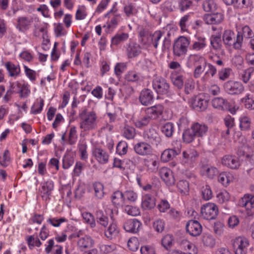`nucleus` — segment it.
I'll return each instance as SVG.
<instances>
[{
  "label": "nucleus",
  "mask_w": 254,
  "mask_h": 254,
  "mask_svg": "<svg viewBox=\"0 0 254 254\" xmlns=\"http://www.w3.org/2000/svg\"><path fill=\"white\" fill-rule=\"evenodd\" d=\"M79 118L80 127L83 131H89L96 128L97 116L95 112L84 110L79 114Z\"/></svg>",
  "instance_id": "obj_1"
},
{
  "label": "nucleus",
  "mask_w": 254,
  "mask_h": 254,
  "mask_svg": "<svg viewBox=\"0 0 254 254\" xmlns=\"http://www.w3.org/2000/svg\"><path fill=\"white\" fill-rule=\"evenodd\" d=\"M223 40L224 44L228 46H233L235 49H240L242 47V37L240 32H238L237 39L235 40L234 33L230 30H225L223 35Z\"/></svg>",
  "instance_id": "obj_2"
},
{
  "label": "nucleus",
  "mask_w": 254,
  "mask_h": 254,
  "mask_svg": "<svg viewBox=\"0 0 254 254\" xmlns=\"http://www.w3.org/2000/svg\"><path fill=\"white\" fill-rule=\"evenodd\" d=\"M37 21L36 16L32 15L20 16L17 18L16 28L20 32H26L33 27Z\"/></svg>",
  "instance_id": "obj_3"
},
{
  "label": "nucleus",
  "mask_w": 254,
  "mask_h": 254,
  "mask_svg": "<svg viewBox=\"0 0 254 254\" xmlns=\"http://www.w3.org/2000/svg\"><path fill=\"white\" fill-rule=\"evenodd\" d=\"M190 44V40L185 36H180L175 41L173 45V53L177 57L186 55Z\"/></svg>",
  "instance_id": "obj_4"
},
{
  "label": "nucleus",
  "mask_w": 254,
  "mask_h": 254,
  "mask_svg": "<svg viewBox=\"0 0 254 254\" xmlns=\"http://www.w3.org/2000/svg\"><path fill=\"white\" fill-rule=\"evenodd\" d=\"M218 214L217 205L212 202H207L203 204L200 208V215L203 219L213 220Z\"/></svg>",
  "instance_id": "obj_5"
},
{
  "label": "nucleus",
  "mask_w": 254,
  "mask_h": 254,
  "mask_svg": "<svg viewBox=\"0 0 254 254\" xmlns=\"http://www.w3.org/2000/svg\"><path fill=\"white\" fill-rule=\"evenodd\" d=\"M172 145L173 148L166 149L162 153L161 159L162 162H167L180 154L182 149L181 141L177 140L173 141Z\"/></svg>",
  "instance_id": "obj_6"
},
{
  "label": "nucleus",
  "mask_w": 254,
  "mask_h": 254,
  "mask_svg": "<svg viewBox=\"0 0 254 254\" xmlns=\"http://www.w3.org/2000/svg\"><path fill=\"white\" fill-rule=\"evenodd\" d=\"M198 156L197 151L192 148H188L183 151L182 156L180 158V163L187 167H192Z\"/></svg>",
  "instance_id": "obj_7"
},
{
  "label": "nucleus",
  "mask_w": 254,
  "mask_h": 254,
  "mask_svg": "<svg viewBox=\"0 0 254 254\" xmlns=\"http://www.w3.org/2000/svg\"><path fill=\"white\" fill-rule=\"evenodd\" d=\"M208 101L207 97L204 94H200L190 99L189 104L196 111H203L207 108Z\"/></svg>",
  "instance_id": "obj_8"
},
{
  "label": "nucleus",
  "mask_w": 254,
  "mask_h": 254,
  "mask_svg": "<svg viewBox=\"0 0 254 254\" xmlns=\"http://www.w3.org/2000/svg\"><path fill=\"white\" fill-rule=\"evenodd\" d=\"M249 245V240L244 237H237L233 242V247L236 249V254H248L247 250Z\"/></svg>",
  "instance_id": "obj_9"
},
{
  "label": "nucleus",
  "mask_w": 254,
  "mask_h": 254,
  "mask_svg": "<svg viewBox=\"0 0 254 254\" xmlns=\"http://www.w3.org/2000/svg\"><path fill=\"white\" fill-rule=\"evenodd\" d=\"M153 87L156 92L161 95L168 93L169 85L166 80L161 77H156L153 81Z\"/></svg>",
  "instance_id": "obj_10"
},
{
  "label": "nucleus",
  "mask_w": 254,
  "mask_h": 254,
  "mask_svg": "<svg viewBox=\"0 0 254 254\" xmlns=\"http://www.w3.org/2000/svg\"><path fill=\"white\" fill-rule=\"evenodd\" d=\"M93 157L100 164H105L109 161V155L100 147L94 146L92 150Z\"/></svg>",
  "instance_id": "obj_11"
},
{
  "label": "nucleus",
  "mask_w": 254,
  "mask_h": 254,
  "mask_svg": "<svg viewBox=\"0 0 254 254\" xmlns=\"http://www.w3.org/2000/svg\"><path fill=\"white\" fill-rule=\"evenodd\" d=\"M77 241V247L80 251H85L86 250L90 249L95 245L94 240L89 235L78 236Z\"/></svg>",
  "instance_id": "obj_12"
},
{
  "label": "nucleus",
  "mask_w": 254,
  "mask_h": 254,
  "mask_svg": "<svg viewBox=\"0 0 254 254\" xmlns=\"http://www.w3.org/2000/svg\"><path fill=\"white\" fill-rule=\"evenodd\" d=\"M226 91L230 94H240L244 91L243 85L239 82L229 81L224 84Z\"/></svg>",
  "instance_id": "obj_13"
},
{
  "label": "nucleus",
  "mask_w": 254,
  "mask_h": 254,
  "mask_svg": "<svg viewBox=\"0 0 254 254\" xmlns=\"http://www.w3.org/2000/svg\"><path fill=\"white\" fill-rule=\"evenodd\" d=\"M159 174L162 181L168 186L175 184V179L173 172L167 167H162L159 170Z\"/></svg>",
  "instance_id": "obj_14"
},
{
  "label": "nucleus",
  "mask_w": 254,
  "mask_h": 254,
  "mask_svg": "<svg viewBox=\"0 0 254 254\" xmlns=\"http://www.w3.org/2000/svg\"><path fill=\"white\" fill-rule=\"evenodd\" d=\"M186 229L187 232L190 236L196 237L199 236L202 232V226L196 220H189L186 224Z\"/></svg>",
  "instance_id": "obj_15"
},
{
  "label": "nucleus",
  "mask_w": 254,
  "mask_h": 254,
  "mask_svg": "<svg viewBox=\"0 0 254 254\" xmlns=\"http://www.w3.org/2000/svg\"><path fill=\"white\" fill-rule=\"evenodd\" d=\"M162 36V33L160 31H156L153 34L147 36H144L142 38V43L147 47L152 45L157 48L158 41Z\"/></svg>",
  "instance_id": "obj_16"
},
{
  "label": "nucleus",
  "mask_w": 254,
  "mask_h": 254,
  "mask_svg": "<svg viewBox=\"0 0 254 254\" xmlns=\"http://www.w3.org/2000/svg\"><path fill=\"white\" fill-rule=\"evenodd\" d=\"M222 164L231 169H237L240 166L239 158L234 155H226L221 159Z\"/></svg>",
  "instance_id": "obj_17"
},
{
  "label": "nucleus",
  "mask_w": 254,
  "mask_h": 254,
  "mask_svg": "<svg viewBox=\"0 0 254 254\" xmlns=\"http://www.w3.org/2000/svg\"><path fill=\"white\" fill-rule=\"evenodd\" d=\"M164 107L161 105H155L145 109L144 114L151 120H156L159 118L163 114Z\"/></svg>",
  "instance_id": "obj_18"
},
{
  "label": "nucleus",
  "mask_w": 254,
  "mask_h": 254,
  "mask_svg": "<svg viewBox=\"0 0 254 254\" xmlns=\"http://www.w3.org/2000/svg\"><path fill=\"white\" fill-rule=\"evenodd\" d=\"M224 16L221 12L206 14L203 16V20L207 24H219L224 20Z\"/></svg>",
  "instance_id": "obj_19"
},
{
  "label": "nucleus",
  "mask_w": 254,
  "mask_h": 254,
  "mask_svg": "<svg viewBox=\"0 0 254 254\" xmlns=\"http://www.w3.org/2000/svg\"><path fill=\"white\" fill-rule=\"evenodd\" d=\"M218 169L208 164L203 165L200 168L201 176L210 179H213L218 174Z\"/></svg>",
  "instance_id": "obj_20"
},
{
  "label": "nucleus",
  "mask_w": 254,
  "mask_h": 254,
  "mask_svg": "<svg viewBox=\"0 0 254 254\" xmlns=\"http://www.w3.org/2000/svg\"><path fill=\"white\" fill-rule=\"evenodd\" d=\"M135 152L138 155L145 156L152 153V148L151 146L145 142H139L134 146Z\"/></svg>",
  "instance_id": "obj_21"
},
{
  "label": "nucleus",
  "mask_w": 254,
  "mask_h": 254,
  "mask_svg": "<svg viewBox=\"0 0 254 254\" xmlns=\"http://www.w3.org/2000/svg\"><path fill=\"white\" fill-rule=\"evenodd\" d=\"M54 182L51 180H48L41 184V188L39 191L42 198L47 200L51 194L52 191L54 190Z\"/></svg>",
  "instance_id": "obj_22"
},
{
  "label": "nucleus",
  "mask_w": 254,
  "mask_h": 254,
  "mask_svg": "<svg viewBox=\"0 0 254 254\" xmlns=\"http://www.w3.org/2000/svg\"><path fill=\"white\" fill-rule=\"evenodd\" d=\"M141 226V222L134 218L127 220L124 224V228L127 232L136 233L139 231Z\"/></svg>",
  "instance_id": "obj_23"
},
{
  "label": "nucleus",
  "mask_w": 254,
  "mask_h": 254,
  "mask_svg": "<svg viewBox=\"0 0 254 254\" xmlns=\"http://www.w3.org/2000/svg\"><path fill=\"white\" fill-rule=\"evenodd\" d=\"M204 61L205 59L201 56L198 54H191L187 58L186 66L189 68H192Z\"/></svg>",
  "instance_id": "obj_24"
},
{
  "label": "nucleus",
  "mask_w": 254,
  "mask_h": 254,
  "mask_svg": "<svg viewBox=\"0 0 254 254\" xmlns=\"http://www.w3.org/2000/svg\"><path fill=\"white\" fill-rule=\"evenodd\" d=\"M180 245L182 249L187 252L186 253L187 254H197L198 253V248L196 245L186 239L182 240Z\"/></svg>",
  "instance_id": "obj_25"
},
{
  "label": "nucleus",
  "mask_w": 254,
  "mask_h": 254,
  "mask_svg": "<svg viewBox=\"0 0 254 254\" xmlns=\"http://www.w3.org/2000/svg\"><path fill=\"white\" fill-rule=\"evenodd\" d=\"M201 241L204 247L213 249L216 245V239L214 236L209 233H204L201 237Z\"/></svg>",
  "instance_id": "obj_26"
},
{
  "label": "nucleus",
  "mask_w": 254,
  "mask_h": 254,
  "mask_svg": "<svg viewBox=\"0 0 254 254\" xmlns=\"http://www.w3.org/2000/svg\"><path fill=\"white\" fill-rule=\"evenodd\" d=\"M139 101L141 104L147 106L151 104L153 100V92L149 89H145L141 91L139 98Z\"/></svg>",
  "instance_id": "obj_27"
},
{
  "label": "nucleus",
  "mask_w": 254,
  "mask_h": 254,
  "mask_svg": "<svg viewBox=\"0 0 254 254\" xmlns=\"http://www.w3.org/2000/svg\"><path fill=\"white\" fill-rule=\"evenodd\" d=\"M144 138L150 142L157 145L160 141V136L157 131L153 128L145 131L143 134Z\"/></svg>",
  "instance_id": "obj_28"
},
{
  "label": "nucleus",
  "mask_w": 254,
  "mask_h": 254,
  "mask_svg": "<svg viewBox=\"0 0 254 254\" xmlns=\"http://www.w3.org/2000/svg\"><path fill=\"white\" fill-rule=\"evenodd\" d=\"M191 130L195 136L202 137L206 134L208 127L205 125L196 123L192 125Z\"/></svg>",
  "instance_id": "obj_29"
},
{
  "label": "nucleus",
  "mask_w": 254,
  "mask_h": 254,
  "mask_svg": "<svg viewBox=\"0 0 254 254\" xmlns=\"http://www.w3.org/2000/svg\"><path fill=\"white\" fill-rule=\"evenodd\" d=\"M155 199L149 194H144L142 196L141 207L144 209H151L155 205Z\"/></svg>",
  "instance_id": "obj_30"
},
{
  "label": "nucleus",
  "mask_w": 254,
  "mask_h": 254,
  "mask_svg": "<svg viewBox=\"0 0 254 254\" xmlns=\"http://www.w3.org/2000/svg\"><path fill=\"white\" fill-rule=\"evenodd\" d=\"M240 101L246 109L249 110H254V94L247 93Z\"/></svg>",
  "instance_id": "obj_31"
},
{
  "label": "nucleus",
  "mask_w": 254,
  "mask_h": 254,
  "mask_svg": "<svg viewBox=\"0 0 254 254\" xmlns=\"http://www.w3.org/2000/svg\"><path fill=\"white\" fill-rule=\"evenodd\" d=\"M119 233L117 224L115 223L110 224L109 227L105 231V236L109 239H112L117 237Z\"/></svg>",
  "instance_id": "obj_32"
},
{
  "label": "nucleus",
  "mask_w": 254,
  "mask_h": 254,
  "mask_svg": "<svg viewBox=\"0 0 254 254\" xmlns=\"http://www.w3.org/2000/svg\"><path fill=\"white\" fill-rule=\"evenodd\" d=\"M216 198L218 203L224 204L228 203L230 200L231 195L226 190H223L217 193Z\"/></svg>",
  "instance_id": "obj_33"
},
{
  "label": "nucleus",
  "mask_w": 254,
  "mask_h": 254,
  "mask_svg": "<svg viewBox=\"0 0 254 254\" xmlns=\"http://www.w3.org/2000/svg\"><path fill=\"white\" fill-rule=\"evenodd\" d=\"M171 78L173 84L179 89L183 88L184 85V79L183 75L174 71L171 73Z\"/></svg>",
  "instance_id": "obj_34"
},
{
  "label": "nucleus",
  "mask_w": 254,
  "mask_h": 254,
  "mask_svg": "<svg viewBox=\"0 0 254 254\" xmlns=\"http://www.w3.org/2000/svg\"><path fill=\"white\" fill-rule=\"evenodd\" d=\"M113 203L117 207L123 206L125 203L124 193L120 191H115L112 196Z\"/></svg>",
  "instance_id": "obj_35"
},
{
  "label": "nucleus",
  "mask_w": 254,
  "mask_h": 254,
  "mask_svg": "<svg viewBox=\"0 0 254 254\" xmlns=\"http://www.w3.org/2000/svg\"><path fill=\"white\" fill-rule=\"evenodd\" d=\"M196 41L192 45V49L196 51L204 49L206 46V41L205 37L199 35H195Z\"/></svg>",
  "instance_id": "obj_36"
},
{
  "label": "nucleus",
  "mask_w": 254,
  "mask_h": 254,
  "mask_svg": "<svg viewBox=\"0 0 254 254\" xmlns=\"http://www.w3.org/2000/svg\"><path fill=\"white\" fill-rule=\"evenodd\" d=\"M26 242L28 248L30 250H32L35 247H40L42 244L39 238L35 235L28 236L26 238Z\"/></svg>",
  "instance_id": "obj_37"
},
{
  "label": "nucleus",
  "mask_w": 254,
  "mask_h": 254,
  "mask_svg": "<svg viewBox=\"0 0 254 254\" xmlns=\"http://www.w3.org/2000/svg\"><path fill=\"white\" fill-rule=\"evenodd\" d=\"M233 175L228 172H222L218 176V181L221 183L223 186L227 187L234 180Z\"/></svg>",
  "instance_id": "obj_38"
},
{
  "label": "nucleus",
  "mask_w": 254,
  "mask_h": 254,
  "mask_svg": "<svg viewBox=\"0 0 254 254\" xmlns=\"http://www.w3.org/2000/svg\"><path fill=\"white\" fill-rule=\"evenodd\" d=\"M141 52L140 46L136 43H130L127 49V54L129 58L138 56Z\"/></svg>",
  "instance_id": "obj_39"
},
{
  "label": "nucleus",
  "mask_w": 254,
  "mask_h": 254,
  "mask_svg": "<svg viewBox=\"0 0 254 254\" xmlns=\"http://www.w3.org/2000/svg\"><path fill=\"white\" fill-rule=\"evenodd\" d=\"M4 66L11 76H17L20 72L19 65H15L11 62H8L5 63Z\"/></svg>",
  "instance_id": "obj_40"
},
{
  "label": "nucleus",
  "mask_w": 254,
  "mask_h": 254,
  "mask_svg": "<svg viewBox=\"0 0 254 254\" xmlns=\"http://www.w3.org/2000/svg\"><path fill=\"white\" fill-rule=\"evenodd\" d=\"M240 127L242 130H248L250 129L251 120L246 115H242L239 118Z\"/></svg>",
  "instance_id": "obj_41"
},
{
  "label": "nucleus",
  "mask_w": 254,
  "mask_h": 254,
  "mask_svg": "<svg viewBox=\"0 0 254 254\" xmlns=\"http://www.w3.org/2000/svg\"><path fill=\"white\" fill-rule=\"evenodd\" d=\"M144 162L145 167L150 172H153L158 168V162L156 158H147L144 160Z\"/></svg>",
  "instance_id": "obj_42"
},
{
  "label": "nucleus",
  "mask_w": 254,
  "mask_h": 254,
  "mask_svg": "<svg viewBox=\"0 0 254 254\" xmlns=\"http://www.w3.org/2000/svg\"><path fill=\"white\" fill-rule=\"evenodd\" d=\"M212 106L216 109L224 110L227 109V102L223 98L217 97L212 100Z\"/></svg>",
  "instance_id": "obj_43"
},
{
  "label": "nucleus",
  "mask_w": 254,
  "mask_h": 254,
  "mask_svg": "<svg viewBox=\"0 0 254 254\" xmlns=\"http://www.w3.org/2000/svg\"><path fill=\"white\" fill-rule=\"evenodd\" d=\"M118 24V15H114L110 21L104 25L107 32H112L117 26Z\"/></svg>",
  "instance_id": "obj_44"
},
{
  "label": "nucleus",
  "mask_w": 254,
  "mask_h": 254,
  "mask_svg": "<svg viewBox=\"0 0 254 254\" xmlns=\"http://www.w3.org/2000/svg\"><path fill=\"white\" fill-rule=\"evenodd\" d=\"M44 100L40 98L34 103L31 109V113L33 114H38L41 112L44 106Z\"/></svg>",
  "instance_id": "obj_45"
},
{
  "label": "nucleus",
  "mask_w": 254,
  "mask_h": 254,
  "mask_svg": "<svg viewBox=\"0 0 254 254\" xmlns=\"http://www.w3.org/2000/svg\"><path fill=\"white\" fill-rule=\"evenodd\" d=\"M67 131L69 144L71 145L74 144L77 139L76 127L74 126H71Z\"/></svg>",
  "instance_id": "obj_46"
},
{
  "label": "nucleus",
  "mask_w": 254,
  "mask_h": 254,
  "mask_svg": "<svg viewBox=\"0 0 254 254\" xmlns=\"http://www.w3.org/2000/svg\"><path fill=\"white\" fill-rule=\"evenodd\" d=\"M150 121L147 115L144 113L140 118L134 121V124L136 127L141 128L147 126Z\"/></svg>",
  "instance_id": "obj_47"
},
{
  "label": "nucleus",
  "mask_w": 254,
  "mask_h": 254,
  "mask_svg": "<svg viewBox=\"0 0 254 254\" xmlns=\"http://www.w3.org/2000/svg\"><path fill=\"white\" fill-rule=\"evenodd\" d=\"M128 38V34L125 33L117 34L111 39V45L117 46L121 43L127 40Z\"/></svg>",
  "instance_id": "obj_48"
},
{
  "label": "nucleus",
  "mask_w": 254,
  "mask_h": 254,
  "mask_svg": "<svg viewBox=\"0 0 254 254\" xmlns=\"http://www.w3.org/2000/svg\"><path fill=\"white\" fill-rule=\"evenodd\" d=\"M177 188L179 192L183 195H188L189 193V183L185 180H181L177 183Z\"/></svg>",
  "instance_id": "obj_49"
},
{
  "label": "nucleus",
  "mask_w": 254,
  "mask_h": 254,
  "mask_svg": "<svg viewBox=\"0 0 254 254\" xmlns=\"http://www.w3.org/2000/svg\"><path fill=\"white\" fill-rule=\"evenodd\" d=\"M24 71L26 77L30 80L31 82L34 83L38 76L37 72L30 68L27 66L24 65Z\"/></svg>",
  "instance_id": "obj_50"
},
{
  "label": "nucleus",
  "mask_w": 254,
  "mask_h": 254,
  "mask_svg": "<svg viewBox=\"0 0 254 254\" xmlns=\"http://www.w3.org/2000/svg\"><path fill=\"white\" fill-rule=\"evenodd\" d=\"M125 201H128L130 202H135L138 197V195L133 190H127L124 192Z\"/></svg>",
  "instance_id": "obj_51"
},
{
  "label": "nucleus",
  "mask_w": 254,
  "mask_h": 254,
  "mask_svg": "<svg viewBox=\"0 0 254 254\" xmlns=\"http://www.w3.org/2000/svg\"><path fill=\"white\" fill-rule=\"evenodd\" d=\"M126 79L128 81L137 82L142 80V77L135 71H130L126 74Z\"/></svg>",
  "instance_id": "obj_52"
},
{
  "label": "nucleus",
  "mask_w": 254,
  "mask_h": 254,
  "mask_svg": "<svg viewBox=\"0 0 254 254\" xmlns=\"http://www.w3.org/2000/svg\"><path fill=\"white\" fill-rule=\"evenodd\" d=\"M207 65L206 60L200 63L199 64L194 66L193 71V76L195 78H197L200 76L204 72L205 68Z\"/></svg>",
  "instance_id": "obj_53"
},
{
  "label": "nucleus",
  "mask_w": 254,
  "mask_h": 254,
  "mask_svg": "<svg viewBox=\"0 0 254 254\" xmlns=\"http://www.w3.org/2000/svg\"><path fill=\"white\" fill-rule=\"evenodd\" d=\"M127 246L130 251H136L139 247V242L138 239L135 237H131L127 241Z\"/></svg>",
  "instance_id": "obj_54"
},
{
  "label": "nucleus",
  "mask_w": 254,
  "mask_h": 254,
  "mask_svg": "<svg viewBox=\"0 0 254 254\" xmlns=\"http://www.w3.org/2000/svg\"><path fill=\"white\" fill-rule=\"evenodd\" d=\"M174 238L171 235H166L162 239V245L166 250H169L173 246L174 244Z\"/></svg>",
  "instance_id": "obj_55"
},
{
  "label": "nucleus",
  "mask_w": 254,
  "mask_h": 254,
  "mask_svg": "<svg viewBox=\"0 0 254 254\" xmlns=\"http://www.w3.org/2000/svg\"><path fill=\"white\" fill-rule=\"evenodd\" d=\"M251 198V194L246 193L239 200V206L245 209L246 215H247Z\"/></svg>",
  "instance_id": "obj_56"
},
{
  "label": "nucleus",
  "mask_w": 254,
  "mask_h": 254,
  "mask_svg": "<svg viewBox=\"0 0 254 254\" xmlns=\"http://www.w3.org/2000/svg\"><path fill=\"white\" fill-rule=\"evenodd\" d=\"M201 197L204 200H209L213 196L212 190L208 185L203 187L201 191Z\"/></svg>",
  "instance_id": "obj_57"
},
{
  "label": "nucleus",
  "mask_w": 254,
  "mask_h": 254,
  "mask_svg": "<svg viewBox=\"0 0 254 254\" xmlns=\"http://www.w3.org/2000/svg\"><path fill=\"white\" fill-rule=\"evenodd\" d=\"M189 20L190 15L189 14L185 15L181 18L179 21V26L182 32H188Z\"/></svg>",
  "instance_id": "obj_58"
},
{
  "label": "nucleus",
  "mask_w": 254,
  "mask_h": 254,
  "mask_svg": "<svg viewBox=\"0 0 254 254\" xmlns=\"http://www.w3.org/2000/svg\"><path fill=\"white\" fill-rule=\"evenodd\" d=\"M87 15L86 7L84 5H79L75 13V17L76 20H83L86 18Z\"/></svg>",
  "instance_id": "obj_59"
},
{
  "label": "nucleus",
  "mask_w": 254,
  "mask_h": 254,
  "mask_svg": "<svg viewBox=\"0 0 254 254\" xmlns=\"http://www.w3.org/2000/svg\"><path fill=\"white\" fill-rule=\"evenodd\" d=\"M174 130V125L171 123H167L161 127V131L167 137H171Z\"/></svg>",
  "instance_id": "obj_60"
},
{
  "label": "nucleus",
  "mask_w": 254,
  "mask_h": 254,
  "mask_svg": "<svg viewBox=\"0 0 254 254\" xmlns=\"http://www.w3.org/2000/svg\"><path fill=\"white\" fill-rule=\"evenodd\" d=\"M36 22V24H34L33 26V33L35 36H39V32L43 33L45 31L47 28V24H42L38 17L37 21Z\"/></svg>",
  "instance_id": "obj_61"
},
{
  "label": "nucleus",
  "mask_w": 254,
  "mask_h": 254,
  "mask_svg": "<svg viewBox=\"0 0 254 254\" xmlns=\"http://www.w3.org/2000/svg\"><path fill=\"white\" fill-rule=\"evenodd\" d=\"M185 92L186 94L191 93L194 88V81L192 77H189L185 81Z\"/></svg>",
  "instance_id": "obj_62"
},
{
  "label": "nucleus",
  "mask_w": 254,
  "mask_h": 254,
  "mask_svg": "<svg viewBox=\"0 0 254 254\" xmlns=\"http://www.w3.org/2000/svg\"><path fill=\"white\" fill-rule=\"evenodd\" d=\"M98 248L101 254H108L115 250L116 247L114 244L105 245L100 244L98 245Z\"/></svg>",
  "instance_id": "obj_63"
},
{
  "label": "nucleus",
  "mask_w": 254,
  "mask_h": 254,
  "mask_svg": "<svg viewBox=\"0 0 254 254\" xmlns=\"http://www.w3.org/2000/svg\"><path fill=\"white\" fill-rule=\"evenodd\" d=\"M94 189L96 196L98 198H102L104 194L103 185L99 182L94 184Z\"/></svg>",
  "instance_id": "obj_64"
}]
</instances>
